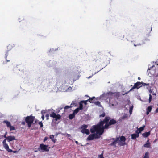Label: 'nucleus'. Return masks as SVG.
I'll return each mask as SVG.
<instances>
[{"label":"nucleus","instance_id":"obj_5","mask_svg":"<svg viewBox=\"0 0 158 158\" xmlns=\"http://www.w3.org/2000/svg\"><path fill=\"white\" fill-rule=\"evenodd\" d=\"M102 53L101 52H98L94 54L92 56L93 61L95 62L99 59L101 58V57L102 56Z\"/></svg>","mask_w":158,"mask_h":158},{"label":"nucleus","instance_id":"obj_4","mask_svg":"<svg viewBox=\"0 0 158 158\" xmlns=\"http://www.w3.org/2000/svg\"><path fill=\"white\" fill-rule=\"evenodd\" d=\"M50 147L48 145L44 144L43 143L40 144L39 147L38 148V151L42 152H48Z\"/></svg>","mask_w":158,"mask_h":158},{"label":"nucleus","instance_id":"obj_13","mask_svg":"<svg viewBox=\"0 0 158 158\" xmlns=\"http://www.w3.org/2000/svg\"><path fill=\"white\" fill-rule=\"evenodd\" d=\"M12 48V46L10 45H9L8 46H7V50L6 51V53L5 55V58L6 59V63L10 61V60H7V56L8 55V52L9 51H10L11 49Z\"/></svg>","mask_w":158,"mask_h":158},{"label":"nucleus","instance_id":"obj_17","mask_svg":"<svg viewBox=\"0 0 158 158\" xmlns=\"http://www.w3.org/2000/svg\"><path fill=\"white\" fill-rule=\"evenodd\" d=\"M131 139H135L136 138H138L139 137V135L138 134H136L135 133L131 135Z\"/></svg>","mask_w":158,"mask_h":158},{"label":"nucleus","instance_id":"obj_20","mask_svg":"<svg viewBox=\"0 0 158 158\" xmlns=\"http://www.w3.org/2000/svg\"><path fill=\"white\" fill-rule=\"evenodd\" d=\"M54 135H50L49 138L51 139L52 140L54 143H55L56 140V139H54Z\"/></svg>","mask_w":158,"mask_h":158},{"label":"nucleus","instance_id":"obj_37","mask_svg":"<svg viewBox=\"0 0 158 158\" xmlns=\"http://www.w3.org/2000/svg\"><path fill=\"white\" fill-rule=\"evenodd\" d=\"M105 114L104 112L102 114L100 115L99 117H105Z\"/></svg>","mask_w":158,"mask_h":158},{"label":"nucleus","instance_id":"obj_57","mask_svg":"<svg viewBox=\"0 0 158 158\" xmlns=\"http://www.w3.org/2000/svg\"><path fill=\"white\" fill-rule=\"evenodd\" d=\"M85 97H89L88 95H85Z\"/></svg>","mask_w":158,"mask_h":158},{"label":"nucleus","instance_id":"obj_59","mask_svg":"<svg viewBox=\"0 0 158 158\" xmlns=\"http://www.w3.org/2000/svg\"><path fill=\"white\" fill-rule=\"evenodd\" d=\"M62 109V108H60V110Z\"/></svg>","mask_w":158,"mask_h":158},{"label":"nucleus","instance_id":"obj_10","mask_svg":"<svg viewBox=\"0 0 158 158\" xmlns=\"http://www.w3.org/2000/svg\"><path fill=\"white\" fill-rule=\"evenodd\" d=\"M99 123L97 125L93 126L90 128V131L91 133H93L95 132H97L98 129L99 128Z\"/></svg>","mask_w":158,"mask_h":158},{"label":"nucleus","instance_id":"obj_39","mask_svg":"<svg viewBox=\"0 0 158 158\" xmlns=\"http://www.w3.org/2000/svg\"><path fill=\"white\" fill-rule=\"evenodd\" d=\"M152 96L151 94H149V102H150L152 100Z\"/></svg>","mask_w":158,"mask_h":158},{"label":"nucleus","instance_id":"obj_21","mask_svg":"<svg viewBox=\"0 0 158 158\" xmlns=\"http://www.w3.org/2000/svg\"><path fill=\"white\" fill-rule=\"evenodd\" d=\"M95 97H93L91 98H89L88 99V101L90 103H94V102L93 101L94 99H95Z\"/></svg>","mask_w":158,"mask_h":158},{"label":"nucleus","instance_id":"obj_53","mask_svg":"<svg viewBox=\"0 0 158 158\" xmlns=\"http://www.w3.org/2000/svg\"><path fill=\"white\" fill-rule=\"evenodd\" d=\"M126 116H123L122 117L124 119L126 118Z\"/></svg>","mask_w":158,"mask_h":158},{"label":"nucleus","instance_id":"obj_34","mask_svg":"<svg viewBox=\"0 0 158 158\" xmlns=\"http://www.w3.org/2000/svg\"><path fill=\"white\" fill-rule=\"evenodd\" d=\"M98 158H104L103 157V152L98 156Z\"/></svg>","mask_w":158,"mask_h":158},{"label":"nucleus","instance_id":"obj_3","mask_svg":"<svg viewBox=\"0 0 158 158\" xmlns=\"http://www.w3.org/2000/svg\"><path fill=\"white\" fill-rule=\"evenodd\" d=\"M35 119V117L32 115L27 116L25 118V122L27 123L28 127L30 128L34 122Z\"/></svg>","mask_w":158,"mask_h":158},{"label":"nucleus","instance_id":"obj_33","mask_svg":"<svg viewBox=\"0 0 158 158\" xmlns=\"http://www.w3.org/2000/svg\"><path fill=\"white\" fill-rule=\"evenodd\" d=\"M9 128L10 129V131H11L12 130H15V127L11 125L9 127Z\"/></svg>","mask_w":158,"mask_h":158},{"label":"nucleus","instance_id":"obj_46","mask_svg":"<svg viewBox=\"0 0 158 158\" xmlns=\"http://www.w3.org/2000/svg\"><path fill=\"white\" fill-rule=\"evenodd\" d=\"M140 133H141L140 132H139V130H138V129H137V130H136L135 131V133L136 134H138L139 135V134Z\"/></svg>","mask_w":158,"mask_h":158},{"label":"nucleus","instance_id":"obj_11","mask_svg":"<svg viewBox=\"0 0 158 158\" xmlns=\"http://www.w3.org/2000/svg\"><path fill=\"white\" fill-rule=\"evenodd\" d=\"M4 148L8 152H12L13 151L12 149L9 148V146L6 143V139H5L2 142Z\"/></svg>","mask_w":158,"mask_h":158},{"label":"nucleus","instance_id":"obj_32","mask_svg":"<svg viewBox=\"0 0 158 158\" xmlns=\"http://www.w3.org/2000/svg\"><path fill=\"white\" fill-rule=\"evenodd\" d=\"M88 101V100H82L81 101V102L82 104L84 103L85 105H86L87 104V102Z\"/></svg>","mask_w":158,"mask_h":158},{"label":"nucleus","instance_id":"obj_15","mask_svg":"<svg viewBox=\"0 0 158 158\" xmlns=\"http://www.w3.org/2000/svg\"><path fill=\"white\" fill-rule=\"evenodd\" d=\"M81 132L83 134L89 135L90 134L89 130L87 129H83L81 130Z\"/></svg>","mask_w":158,"mask_h":158},{"label":"nucleus","instance_id":"obj_6","mask_svg":"<svg viewBox=\"0 0 158 158\" xmlns=\"http://www.w3.org/2000/svg\"><path fill=\"white\" fill-rule=\"evenodd\" d=\"M100 138L99 135L97 133L91 134L87 138V139L89 140H92L94 139H99Z\"/></svg>","mask_w":158,"mask_h":158},{"label":"nucleus","instance_id":"obj_16","mask_svg":"<svg viewBox=\"0 0 158 158\" xmlns=\"http://www.w3.org/2000/svg\"><path fill=\"white\" fill-rule=\"evenodd\" d=\"M7 141L9 142L12 140L15 139V137L14 136H10L7 137Z\"/></svg>","mask_w":158,"mask_h":158},{"label":"nucleus","instance_id":"obj_8","mask_svg":"<svg viewBox=\"0 0 158 158\" xmlns=\"http://www.w3.org/2000/svg\"><path fill=\"white\" fill-rule=\"evenodd\" d=\"M50 116L53 118H55V120L56 121H57L61 118V116L60 114H56L53 112H51V113L50 114Z\"/></svg>","mask_w":158,"mask_h":158},{"label":"nucleus","instance_id":"obj_9","mask_svg":"<svg viewBox=\"0 0 158 158\" xmlns=\"http://www.w3.org/2000/svg\"><path fill=\"white\" fill-rule=\"evenodd\" d=\"M108 95L111 97H113L118 99L119 97V92H109L107 93Z\"/></svg>","mask_w":158,"mask_h":158},{"label":"nucleus","instance_id":"obj_31","mask_svg":"<svg viewBox=\"0 0 158 158\" xmlns=\"http://www.w3.org/2000/svg\"><path fill=\"white\" fill-rule=\"evenodd\" d=\"M72 105V104L70 105V106H65L64 107V110H66V109H69V108H71L72 107H73V106Z\"/></svg>","mask_w":158,"mask_h":158},{"label":"nucleus","instance_id":"obj_42","mask_svg":"<svg viewBox=\"0 0 158 158\" xmlns=\"http://www.w3.org/2000/svg\"><path fill=\"white\" fill-rule=\"evenodd\" d=\"M141 83H142L141 85H142V86L143 85V86L148 85H149V83L147 84V83H145L143 82H142Z\"/></svg>","mask_w":158,"mask_h":158},{"label":"nucleus","instance_id":"obj_58","mask_svg":"<svg viewBox=\"0 0 158 158\" xmlns=\"http://www.w3.org/2000/svg\"><path fill=\"white\" fill-rule=\"evenodd\" d=\"M152 94L155 95H156V94Z\"/></svg>","mask_w":158,"mask_h":158},{"label":"nucleus","instance_id":"obj_60","mask_svg":"<svg viewBox=\"0 0 158 158\" xmlns=\"http://www.w3.org/2000/svg\"><path fill=\"white\" fill-rule=\"evenodd\" d=\"M37 152V151H35V152Z\"/></svg>","mask_w":158,"mask_h":158},{"label":"nucleus","instance_id":"obj_47","mask_svg":"<svg viewBox=\"0 0 158 158\" xmlns=\"http://www.w3.org/2000/svg\"><path fill=\"white\" fill-rule=\"evenodd\" d=\"M45 117L46 118V119L47 120H48L49 119V115L48 114H46L45 115Z\"/></svg>","mask_w":158,"mask_h":158},{"label":"nucleus","instance_id":"obj_26","mask_svg":"<svg viewBox=\"0 0 158 158\" xmlns=\"http://www.w3.org/2000/svg\"><path fill=\"white\" fill-rule=\"evenodd\" d=\"M79 107H78L79 109H80V110H82L83 109V105L82 103L81 102V101L79 103Z\"/></svg>","mask_w":158,"mask_h":158},{"label":"nucleus","instance_id":"obj_35","mask_svg":"<svg viewBox=\"0 0 158 158\" xmlns=\"http://www.w3.org/2000/svg\"><path fill=\"white\" fill-rule=\"evenodd\" d=\"M96 105H99L100 104V102L99 101H96L94 102Z\"/></svg>","mask_w":158,"mask_h":158},{"label":"nucleus","instance_id":"obj_12","mask_svg":"<svg viewBox=\"0 0 158 158\" xmlns=\"http://www.w3.org/2000/svg\"><path fill=\"white\" fill-rule=\"evenodd\" d=\"M126 140V139L125 136H121L120 138V142L119 143V145L123 146L126 144L125 142Z\"/></svg>","mask_w":158,"mask_h":158},{"label":"nucleus","instance_id":"obj_49","mask_svg":"<svg viewBox=\"0 0 158 158\" xmlns=\"http://www.w3.org/2000/svg\"><path fill=\"white\" fill-rule=\"evenodd\" d=\"M45 113V111L44 110H42L41 111V114H44Z\"/></svg>","mask_w":158,"mask_h":158},{"label":"nucleus","instance_id":"obj_44","mask_svg":"<svg viewBox=\"0 0 158 158\" xmlns=\"http://www.w3.org/2000/svg\"><path fill=\"white\" fill-rule=\"evenodd\" d=\"M7 134V132H6V133H5V134H4V135L3 136V137L4 138H6L5 139H7V137H6V135Z\"/></svg>","mask_w":158,"mask_h":158},{"label":"nucleus","instance_id":"obj_28","mask_svg":"<svg viewBox=\"0 0 158 158\" xmlns=\"http://www.w3.org/2000/svg\"><path fill=\"white\" fill-rule=\"evenodd\" d=\"M143 158H149V153L148 152H146L144 155V156Z\"/></svg>","mask_w":158,"mask_h":158},{"label":"nucleus","instance_id":"obj_27","mask_svg":"<svg viewBox=\"0 0 158 158\" xmlns=\"http://www.w3.org/2000/svg\"><path fill=\"white\" fill-rule=\"evenodd\" d=\"M79 110H80V109H79L78 108H77L76 109L73 111V113L75 114H76L79 111Z\"/></svg>","mask_w":158,"mask_h":158},{"label":"nucleus","instance_id":"obj_29","mask_svg":"<svg viewBox=\"0 0 158 158\" xmlns=\"http://www.w3.org/2000/svg\"><path fill=\"white\" fill-rule=\"evenodd\" d=\"M88 127V125L85 124H83L81 126V128L82 129H86Z\"/></svg>","mask_w":158,"mask_h":158},{"label":"nucleus","instance_id":"obj_50","mask_svg":"<svg viewBox=\"0 0 158 158\" xmlns=\"http://www.w3.org/2000/svg\"><path fill=\"white\" fill-rule=\"evenodd\" d=\"M42 116L41 118L43 120L44 119V114H42Z\"/></svg>","mask_w":158,"mask_h":158},{"label":"nucleus","instance_id":"obj_56","mask_svg":"<svg viewBox=\"0 0 158 158\" xmlns=\"http://www.w3.org/2000/svg\"><path fill=\"white\" fill-rule=\"evenodd\" d=\"M138 79L139 80H140V77H138Z\"/></svg>","mask_w":158,"mask_h":158},{"label":"nucleus","instance_id":"obj_1","mask_svg":"<svg viewBox=\"0 0 158 158\" xmlns=\"http://www.w3.org/2000/svg\"><path fill=\"white\" fill-rule=\"evenodd\" d=\"M110 117L109 116H106L104 119L102 121L104 122V123H105V127L106 128H109V126L115 124L117 121L114 119L110 120Z\"/></svg>","mask_w":158,"mask_h":158},{"label":"nucleus","instance_id":"obj_22","mask_svg":"<svg viewBox=\"0 0 158 158\" xmlns=\"http://www.w3.org/2000/svg\"><path fill=\"white\" fill-rule=\"evenodd\" d=\"M150 144L148 140L147 141V143L144 145V147L146 148H150Z\"/></svg>","mask_w":158,"mask_h":158},{"label":"nucleus","instance_id":"obj_36","mask_svg":"<svg viewBox=\"0 0 158 158\" xmlns=\"http://www.w3.org/2000/svg\"><path fill=\"white\" fill-rule=\"evenodd\" d=\"M38 124L40 125V127H42L43 125V123L41 122H40L38 123Z\"/></svg>","mask_w":158,"mask_h":158},{"label":"nucleus","instance_id":"obj_14","mask_svg":"<svg viewBox=\"0 0 158 158\" xmlns=\"http://www.w3.org/2000/svg\"><path fill=\"white\" fill-rule=\"evenodd\" d=\"M154 67V65H153L152 67H150V68H148V73H150L152 75H154L155 72V70H154L152 69Z\"/></svg>","mask_w":158,"mask_h":158},{"label":"nucleus","instance_id":"obj_18","mask_svg":"<svg viewBox=\"0 0 158 158\" xmlns=\"http://www.w3.org/2000/svg\"><path fill=\"white\" fill-rule=\"evenodd\" d=\"M152 106H148L147 109L146 114L148 115L150 112L152 110Z\"/></svg>","mask_w":158,"mask_h":158},{"label":"nucleus","instance_id":"obj_25","mask_svg":"<svg viewBox=\"0 0 158 158\" xmlns=\"http://www.w3.org/2000/svg\"><path fill=\"white\" fill-rule=\"evenodd\" d=\"M6 124V126L8 127H9L11 126L10 123L7 121H5L4 122Z\"/></svg>","mask_w":158,"mask_h":158},{"label":"nucleus","instance_id":"obj_54","mask_svg":"<svg viewBox=\"0 0 158 158\" xmlns=\"http://www.w3.org/2000/svg\"><path fill=\"white\" fill-rule=\"evenodd\" d=\"M75 143L77 144H78V142L77 141H75Z\"/></svg>","mask_w":158,"mask_h":158},{"label":"nucleus","instance_id":"obj_45","mask_svg":"<svg viewBox=\"0 0 158 158\" xmlns=\"http://www.w3.org/2000/svg\"><path fill=\"white\" fill-rule=\"evenodd\" d=\"M133 109V107H130L129 110V112L130 114H131Z\"/></svg>","mask_w":158,"mask_h":158},{"label":"nucleus","instance_id":"obj_23","mask_svg":"<svg viewBox=\"0 0 158 158\" xmlns=\"http://www.w3.org/2000/svg\"><path fill=\"white\" fill-rule=\"evenodd\" d=\"M75 117V114H74L73 113L72 114H70L69 115V118L70 119H73L74 117Z\"/></svg>","mask_w":158,"mask_h":158},{"label":"nucleus","instance_id":"obj_43","mask_svg":"<svg viewBox=\"0 0 158 158\" xmlns=\"http://www.w3.org/2000/svg\"><path fill=\"white\" fill-rule=\"evenodd\" d=\"M72 104V105L73 106V107L74 106H76V103L75 102H72L71 105Z\"/></svg>","mask_w":158,"mask_h":158},{"label":"nucleus","instance_id":"obj_30","mask_svg":"<svg viewBox=\"0 0 158 158\" xmlns=\"http://www.w3.org/2000/svg\"><path fill=\"white\" fill-rule=\"evenodd\" d=\"M117 143L115 140L110 145L111 146H116V144Z\"/></svg>","mask_w":158,"mask_h":158},{"label":"nucleus","instance_id":"obj_40","mask_svg":"<svg viewBox=\"0 0 158 158\" xmlns=\"http://www.w3.org/2000/svg\"><path fill=\"white\" fill-rule=\"evenodd\" d=\"M119 37L120 39L122 40L124 38V36L122 35H120L119 36Z\"/></svg>","mask_w":158,"mask_h":158},{"label":"nucleus","instance_id":"obj_48","mask_svg":"<svg viewBox=\"0 0 158 158\" xmlns=\"http://www.w3.org/2000/svg\"><path fill=\"white\" fill-rule=\"evenodd\" d=\"M48 139V138L47 137H45L44 138V142H45Z\"/></svg>","mask_w":158,"mask_h":158},{"label":"nucleus","instance_id":"obj_19","mask_svg":"<svg viewBox=\"0 0 158 158\" xmlns=\"http://www.w3.org/2000/svg\"><path fill=\"white\" fill-rule=\"evenodd\" d=\"M150 135V131L146 132L142 134L143 136L144 137H147Z\"/></svg>","mask_w":158,"mask_h":158},{"label":"nucleus","instance_id":"obj_51","mask_svg":"<svg viewBox=\"0 0 158 158\" xmlns=\"http://www.w3.org/2000/svg\"><path fill=\"white\" fill-rule=\"evenodd\" d=\"M21 124L23 125H25V122L24 121L22 122L21 123Z\"/></svg>","mask_w":158,"mask_h":158},{"label":"nucleus","instance_id":"obj_55","mask_svg":"<svg viewBox=\"0 0 158 158\" xmlns=\"http://www.w3.org/2000/svg\"><path fill=\"white\" fill-rule=\"evenodd\" d=\"M37 121L36 120L35 121V123H33V124H34L35 123H37Z\"/></svg>","mask_w":158,"mask_h":158},{"label":"nucleus","instance_id":"obj_24","mask_svg":"<svg viewBox=\"0 0 158 158\" xmlns=\"http://www.w3.org/2000/svg\"><path fill=\"white\" fill-rule=\"evenodd\" d=\"M145 127V126H142L141 127H140L139 128H137V129H138L139 130V132L141 133V131H142L143 130L144 128Z\"/></svg>","mask_w":158,"mask_h":158},{"label":"nucleus","instance_id":"obj_2","mask_svg":"<svg viewBox=\"0 0 158 158\" xmlns=\"http://www.w3.org/2000/svg\"><path fill=\"white\" fill-rule=\"evenodd\" d=\"M104 122L101 120L99 122V128L98 129V131L97 133L98 135H99L100 137L101 135H102L104 132V129H108V128H106L105 127V126H103L104 124Z\"/></svg>","mask_w":158,"mask_h":158},{"label":"nucleus","instance_id":"obj_41","mask_svg":"<svg viewBox=\"0 0 158 158\" xmlns=\"http://www.w3.org/2000/svg\"><path fill=\"white\" fill-rule=\"evenodd\" d=\"M144 43H142L138 44H134V46L135 47L138 46H140L142 45V44H144Z\"/></svg>","mask_w":158,"mask_h":158},{"label":"nucleus","instance_id":"obj_38","mask_svg":"<svg viewBox=\"0 0 158 158\" xmlns=\"http://www.w3.org/2000/svg\"><path fill=\"white\" fill-rule=\"evenodd\" d=\"M111 139L115 140L117 142L118 141L119 139V138L117 137L115 139L114 138H112Z\"/></svg>","mask_w":158,"mask_h":158},{"label":"nucleus","instance_id":"obj_52","mask_svg":"<svg viewBox=\"0 0 158 158\" xmlns=\"http://www.w3.org/2000/svg\"><path fill=\"white\" fill-rule=\"evenodd\" d=\"M66 136H67L68 137H70L71 135L70 134H67Z\"/></svg>","mask_w":158,"mask_h":158},{"label":"nucleus","instance_id":"obj_7","mask_svg":"<svg viewBox=\"0 0 158 158\" xmlns=\"http://www.w3.org/2000/svg\"><path fill=\"white\" fill-rule=\"evenodd\" d=\"M142 83L138 81L136 83H135L134 86L130 89V90L127 92L125 94H123V95H124L125 94H127L128 92L129 91L132 90L133 89L136 88L137 89H138L140 87L142 86Z\"/></svg>","mask_w":158,"mask_h":158}]
</instances>
